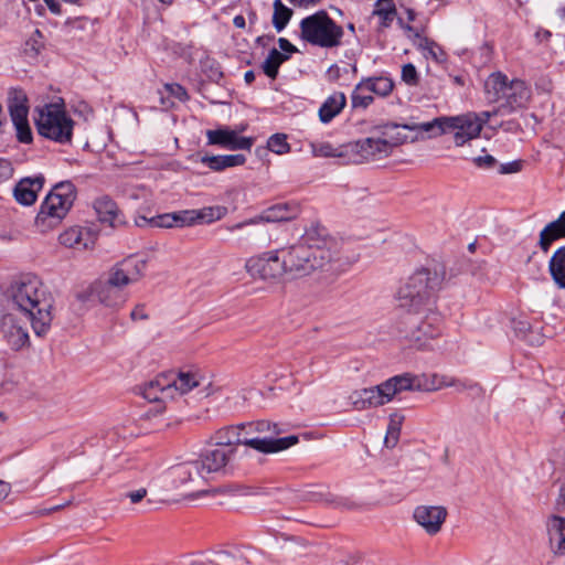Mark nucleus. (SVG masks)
<instances>
[{
    "instance_id": "f257e3e1",
    "label": "nucleus",
    "mask_w": 565,
    "mask_h": 565,
    "mask_svg": "<svg viewBox=\"0 0 565 565\" xmlns=\"http://www.w3.org/2000/svg\"><path fill=\"white\" fill-rule=\"evenodd\" d=\"M281 254L287 275L294 277L308 276L317 270L337 276L350 265L341 255L338 242L318 224L307 228L298 243L282 247Z\"/></svg>"
},
{
    "instance_id": "f03ea898",
    "label": "nucleus",
    "mask_w": 565,
    "mask_h": 565,
    "mask_svg": "<svg viewBox=\"0 0 565 565\" xmlns=\"http://www.w3.org/2000/svg\"><path fill=\"white\" fill-rule=\"evenodd\" d=\"M204 387V396H210L211 382L196 371L163 372L143 383V434L163 431L170 426L166 416L167 399L184 395L195 387Z\"/></svg>"
},
{
    "instance_id": "7ed1b4c3",
    "label": "nucleus",
    "mask_w": 565,
    "mask_h": 565,
    "mask_svg": "<svg viewBox=\"0 0 565 565\" xmlns=\"http://www.w3.org/2000/svg\"><path fill=\"white\" fill-rule=\"evenodd\" d=\"M455 386L459 392L472 388L477 384L461 382L459 380L438 379L437 375H412L404 373L395 375L379 385L358 390L351 393L349 399L356 411H363L372 407L382 406L401 392L404 391H424L431 392L443 387Z\"/></svg>"
},
{
    "instance_id": "20e7f679",
    "label": "nucleus",
    "mask_w": 565,
    "mask_h": 565,
    "mask_svg": "<svg viewBox=\"0 0 565 565\" xmlns=\"http://www.w3.org/2000/svg\"><path fill=\"white\" fill-rule=\"evenodd\" d=\"M10 298L17 309L29 318L38 337L47 333L53 321L54 297L39 277H21L11 285Z\"/></svg>"
},
{
    "instance_id": "39448f33",
    "label": "nucleus",
    "mask_w": 565,
    "mask_h": 565,
    "mask_svg": "<svg viewBox=\"0 0 565 565\" xmlns=\"http://www.w3.org/2000/svg\"><path fill=\"white\" fill-rule=\"evenodd\" d=\"M443 280L444 275L437 270L428 268L416 270L398 288L396 294L397 306L409 313H420L433 305Z\"/></svg>"
},
{
    "instance_id": "423d86ee",
    "label": "nucleus",
    "mask_w": 565,
    "mask_h": 565,
    "mask_svg": "<svg viewBox=\"0 0 565 565\" xmlns=\"http://www.w3.org/2000/svg\"><path fill=\"white\" fill-rule=\"evenodd\" d=\"M403 128L411 131L427 132L431 138L452 132L455 145L462 147L468 141L479 137L481 122L476 113H467L459 116L436 117L426 122L405 124Z\"/></svg>"
},
{
    "instance_id": "0eeeda50",
    "label": "nucleus",
    "mask_w": 565,
    "mask_h": 565,
    "mask_svg": "<svg viewBox=\"0 0 565 565\" xmlns=\"http://www.w3.org/2000/svg\"><path fill=\"white\" fill-rule=\"evenodd\" d=\"M484 93L490 103L503 100L498 107L502 115L526 108L532 97V90L524 81H509L508 76L500 72L492 73L487 78Z\"/></svg>"
},
{
    "instance_id": "6e6552de",
    "label": "nucleus",
    "mask_w": 565,
    "mask_h": 565,
    "mask_svg": "<svg viewBox=\"0 0 565 565\" xmlns=\"http://www.w3.org/2000/svg\"><path fill=\"white\" fill-rule=\"evenodd\" d=\"M141 260L130 256L110 269L105 280L97 281L93 291L98 300L108 307L120 306L126 301V287L137 281Z\"/></svg>"
},
{
    "instance_id": "1a4fd4ad",
    "label": "nucleus",
    "mask_w": 565,
    "mask_h": 565,
    "mask_svg": "<svg viewBox=\"0 0 565 565\" xmlns=\"http://www.w3.org/2000/svg\"><path fill=\"white\" fill-rule=\"evenodd\" d=\"M75 198V188L71 182L56 184L40 205L34 221L38 231L46 233L58 226L71 210Z\"/></svg>"
},
{
    "instance_id": "9d476101",
    "label": "nucleus",
    "mask_w": 565,
    "mask_h": 565,
    "mask_svg": "<svg viewBox=\"0 0 565 565\" xmlns=\"http://www.w3.org/2000/svg\"><path fill=\"white\" fill-rule=\"evenodd\" d=\"M242 436L247 439H253L258 444H245V446L253 448L263 454H275L288 449L299 441L298 436H287L276 438L282 434L285 429L278 423H270L268 420H256L249 423H242Z\"/></svg>"
},
{
    "instance_id": "9b49d317",
    "label": "nucleus",
    "mask_w": 565,
    "mask_h": 565,
    "mask_svg": "<svg viewBox=\"0 0 565 565\" xmlns=\"http://www.w3.org/2000/svg\"><path fill=\"white\" fill-rule=\"evenodd\" d=\"M160 481L163 483L164 493L169 491H180L183 498L192 499L209 492L202 489L206 483V479L196 460L171 467Z\"/></svg>"
},
{
    "instance_id": "f8f14e48",
    "label": "nucleus",
    "mask_w": 565,
    "mask_h": 565,
    "mask_svg": "<svg viewBox=\"0 0 565 565\" xmlns=\"http://www.w3.org/2000/svg\"><path fill=\"white\" fill-rule=\"evenodd\" d=\"M36 111L35 126L40 136L62 145L72 141L74 120L66 114L63 104H45Z\"/></svg>"
},
{
    "instance_id": "ddd939ff",
    "label": "nucleus",
    "mask_w": 565,
    "mask_h": 565,
    "mask_svg": "<svg viewBox=\"0 0 565 565\" xmlns=\"http://www.w3.org/2000/svg\"><path fill=\"white\" fill-rule=\"evenodd\" d=\"M397 125H386L382 137H367L345 146V153H351L353 162L363 163L387 158L393 149L403 143L405 138L394 135Z\"/></svg>"
},
{
    "instance_id": "4468645a",
    "label": "nucleus",
    "mask_w": 565,
    "mask_h": 565,
    "mask_svg": "<svg viewBox=\"0 0 565 565\" xmlns=\"http://www.w3.org/2000/svg\"><path fill=\"white\" fill-rule=\"evenodd\" d=\"M343 34L342 26L337 24L323 10L303 18L300 22V38L320 47L339 46Z\"/></svg>"
},
{
    "instance_id": "2eb2a0df",
    "label": "nucleus",
    "mask_w": 565,
    "mask_h": 565,
    "mask_svg": "<svg viewBox=\"0 0 565 565\" xmlns=\"http://www.w3.org/2000/svg\"><path fill=\"white\" fill-rule=\"evenodd\" d=\"M282 260L281 248L269 250L248 258L245 263V269L253 278L278 281L287 275Z\"/></svg>"
},
{
    "instance_id": "dca6fc26",
    "label": "nucleus",
    "mask_w": 565,
    "mask_h": 565,
    "mask_svg": "<svg viewBox=\"0 0 565 565\" xmlns=\"http://www.w3.org/2000/svg\"><path fill=\"white\" fill-rule=\"evenodd\" d=\"M8 110L19 142L31 143L33 134L29 124V99L22 88H11L8 94Z\"/></svg>"
},
{
    "instance_id": "f3484780",
    "label": "nucleus",
    "mask_w": 565,
    "mask_h": 565,
    "mask_svg": "<svg viewBox=\"0 0 565 565\" xmlns=\"http://www.w3.org/2000/svg\"><path fill=\"white\" fill-rule=\"evenodd\" d=\"M299 214V206L296 203H277L268 209H266L259 216L254 218L246 220L244 222L236 223L228 227L231 232L236 230H241L246 225L257 224L259 222H287L294 220Z\"/></svg>"
},
{
    "instance_id": "a211bd4d",
    "label": "nucleus",
    "mask_w": 565,
    "mask_h": 565,
    "mask_svg": "<svg viewBox=\"0 0 565 565\" xmlns=\"http://www.w3.org/2000/svg\"><path fill=\"white\" fill-rule=\"evenodd\" d=\"M423 312L426 315L417 323H414L415 327L411 331V339L418 344V348L426 347L427 341L438 338L443 330V318L438 312L431 310L430 307Z\"/></svg>"
},
{
    "instance_id": "6ab92c4d",
    "label": "nucleus",
    "mask_w": 565,
    "mask_h": 565,
    "mask_svg": "<svg viewBox=\"0 0 565 565\" xmlns=\"http://www.w3.org/2000/svg\"><path fill=\"white\" fill-rule=\"evenodd\" d=\"M236 452V448H224L215 446L214 448L203 451L196 462L206 478L210 473L225 471L232 457Z\"/></svg>"
},
{
    "instance_id": "aec40b11",
    "label": "nucleus",
    "mask_w": 565,
    "mask_h": 565,
    "mask_svg": "<svg viewBox=\"0 0 565 565\" xmlns=\"http://www.w3.org/2000/svg\"><path fill=\"white\" fill-rule=\"evenodd\" d=\"M448 512L446 508L440 505H419L414 510V520L422 526L429 535H435L440 532Z\"/></svg>"
},
{
    "instance_id": "412c9836",
    "label": "nucleus",
    "mask_w": 565,
    "mask_h": 565,
    "mask_svg": "<svg viewBox=\"0 0 565 565\" xmlns=\"http://www.w3.org/2000/svg\"><path fill=\"white\" fill-rule=\"evenodd\" d=\"M97 239V235L88 227L72 226L65 230L58 236L61 245L76 250H85L93 248Z\"/></svg>"
},
{
    "instance_id": "4be33fe9",
    "label": "nucleus",
    "mask_w": 565,
    "mask_h": 565,
    "mask_svg": "<svg viewBox=\"0 0 565 565\" xmlns=\"http://www.w3.org/2000/svg\"><path fill=\"white\" fill-rule=\"evenodd\" d=\"M206 137L209 145L220 146L230 150H248L253 146L252 138L239 137L235 130L230 128L207 130Z\"/></svg>"
},
{
    "instance_id": "5701e85b",
    "label": "nucleus",
    "mask_w": 565,
    "mask_h": 565,
    "mask_svg": "<svg viewBox=\"0 0 565 565\" xmlns=\"http://www.w3.org/2000/svg\"><path fill=\"white\" fill-rule=\"evenodd\" d=\"M563 238H565V211L541 230L537 247L542 253L547 254L552 245Z\"/></svg>"
},
{
    "instance_id": "b1692460",
    "label": "nucleus",
    "mask_w": 565,
    "mask_h": 565,
    "mask_svg": "<svg viewBox=\"0 0 565 565\" xmlns=\"http://www.w3.org/2000/svg\"><path fill=\"white\" fill-rule=\"evenodd\" d=\"M43 184V175L22 179L13 190L14 199L22 205H32L36 201L38 193L42 190Z\"/></svg>"
},
{
    "instance_id": "393cba45",
    "label": "nucleus",
    "mask_w": 565,
    "mask_h": 565,
    "mask_svg": "<svg viewBox=\"0 0 565 565\" xmlns=\"http://www.w3.org/2000/svg\"><path fill=\"white\" fill-rule=\"evenodd\" d=\"M192 212L179 211L173 213H164L153 217L143 216V223H146L150 227H161V228H171V227H183L193 224Z\"/></svg>"
},
{
    "instance_id": "a878e982",
    "label": "nucleus",
    "mask_w": 565,
    "mask_h": 565,
    "mask_svg": "<svg viewBox=\"0 0 565 565\" xmlns=\"http://www.w3.org/2000/svg\"><path fill=\"white\" fill-rule=\"evenodd\" d=\"M548 543L554 554H565V515H551L546 522Z\"/></svg>"
},
{
    "instance_id": "bb28decb",
    "label": "nucleus",
    "mask_w": 565,
    "mask_h": 565,
    "mask_svg": "<svg viewBox=\"0 0 565 565\" xmlns=\"http://www.w3.org/2000/svg\"><path fill=\"white\" fill-rule=\"evenodd\" d=\"M215 446L224 448H236L238 445L254 444L253 439H247L246 436H242V427L238 425H231L220 428L215 431L214 437ZM255 444H257L255 441Z\"/></svg>"
},
{
    "instance_id": "cd10ccee",
    "label": "nucleus",
    "mask_w": 565,
    "mask_h": 565,
    "mask_svg": "<svg viewBox=\"0 0 565 565\" xmlns=\"http://www.w3.org/2000/svg\"><path fill=\"white\" fill-rule=\"evenodd\" d=\"M347 97L342 92H335L330 95L319 108V119L323 124L330 122L345 107Z\"/></svg>"
},
{
    "instance_id": "c85d7f7f",
    "label": "nucleus",
    "mask_w": 565,
    "mask_h": 565,
    "mask_svg": "<svg viewBox=\"0 0 565 565\" xmlns=\"http://www.w3.org/2000/svg\"><path fill=\"white\" fill-rule=\"evenodd\" d=\"M94 209L100 222L108 223L113 227L119 222L117 204L108 196H102L95 200Z\"/></svg>"
},
{
    "instance_id": "c756f323",
    "label": "nucleus",
    "mask_w": 565,
    "mask_h": 565,
    "mask_svg": "<svg viewBox=\"0 0 565 565\" xmlns=\"http://www.w3.org/2000/svg\"><path fill=\"white\" fill-rule=\"evenodd\" d=\"M373 15L380 19V29H387L397 17V9L394 0H376Z\"/></svg>"
},
{
    "instance_id": "7c9ffc66",
    "label": "nucleus",
    "mask_w": 565,
    "mask_h": 565,
    "mask_svg": "<svg viewBox=\"0 0 565 565\" xmlns=\"http://www.w3.org/2000/svg\"><path fill=\"white\" fill-rule=\"evenodd\" d=\"M548 270L558 288H565V246L557 248L548 263Z\"/></svg>"
},
{
    "instance_id": "2f4dec72",
    "label": "nucleus",
    "mask_w": 565,
    "mask_h": 565,
    "mask_svg": "<svg viewBox=\"0 0 565 565\" xmlns=\"http://www.w3.org/2000/svg\"><path fill=\"white\" fill-rule=\"evenodd\" d=\"M3 335L8 345L14 351H19L30 343L28 331L18 324H4Z\"/></svg>"
},
{
    "instance_id": "473e14b6",
    "label": "nucleus",
    "mask_w": 565,
    "mask_h": 565,
    "mask_svg": "<svg viewBox=\"0 0 565 565\" xmlns=\"http://www.w3.org/2000/svg\"><path fill=\"white\" fill-rule=\"evenodd\" d=\"M159 94L163 109L173 107L175 102H185L189 98L185 88L177 83L166 84L163 90H160Z\"/></svg>"
},
{
    "instance_id": "72a5a7b5",
    "label": "nucleus",
    "mask_w": 565,
    "mask_h": 565,
    "mask_svg": "<svg viewBox=\"0 0 565 565\" xmlns=\"http://www.w3.org/2000/svg\"><path fill=\"white\" fill-rule=\"evenodd\" d=\"M362 81L365 83L366 90L369 93H373L381 97L388 96L394 88V82L390 77L385 76L366 77L362 78Z\"/></svg>"
},
{
    "instance_id": "f704fd0d",
    "label": "nucleus",
    "mask_w": 565,
    "mask_h": 565,
    "mask_svg": "<svg viewBox=\"0 0 565 565\" xmlns=\"http://www.w3.org/2000/svg\"><path fill=\"white\" fill-rule=\"evenodd\" d=\"M289 60V55L273 49L262 64L263 72L271 79L278 75L279 67Z\"/></svg>"
},
{
    "instance_id": "c9c22d12",
    "label": "nucleus",
    "mask_w": 565,
    "mask_h": 565,
    "mask_svg": "<svg viewBox=\"0 0 565 565\" xmlns=\"http://www.w3.org/2000/svg\"><path fill=\"white\" fill-rule=\"evenodd\" d=\"M274 13H273V25L277 32H281L287 24L289 23L292 17V10L285 6L281 0H275L274 4Z\"/></svg>"
},
{
    "instance_id": "e433bc0d",
    "label": "nucleus",
    "mask_w": 565,
    "mask_h": 565,
    "mask_svg": "<svg viewBox=\"0 0 565 565\" xmlns=\"http://www.w3.org/2000/svg\"><path fill=\"white\" fill-rule=\"evenodd\" d=\"M404 416L397 413L391 414L384 444L387 448H394L399 439Z\"/></svg>"
},
{
    "instance_id": "4c0bfd02",
    "label": "nucleus",
    "mask_w": 565,
    "mask_h": 565,
    "mask_svg": "<svg viewBox=\"0 0 565 565\" xmlns=\"http://www.w3.org/2000/svg\"><path fill=\"white\" fill-rule=\"evenodd\" d=\"M374 98L366 90V85L363 81H361L353 89L351 94V105L352 108H367L372 103Z\"/></svg>"
},
{
    "instance_id": "58836bf2",
    "label": "nucleus",
    "mask_w": 565,
    "mask_h": 565,
    "mask_svg": "<svg viewBox=\"0 0 565 565\" xmlns=\"http://www.w3.org/2000/svg\"><path fill=\"white\" fill-rule=\"evenodd\" d=\"M188 212H192L193 224L196 222L205 221L213 222L220 220L223 215V209L220 206H209L203 207L202 210H186Z\"/></svg>"
},
{
    "instance_id": "ea45409f",
    "label": "nucleus",
    "mask_w": 565,
    "mask_h": 565,
    "mask_svg": "<svg viewBox=\"0 0 565 565\" xmlns=\"http://www.w3.org/2000/svg\"><path fill=\"white\" fill-rule=\"evenodd\" d=\"M267 147L270 151L277 154H284L290 150V146L287 142V137L284 134L273 135L267 141Z\"/></svg>"
},
{
    "instance_id": "a19ab883",
    "label": "nucleus",
    "mask_w": 565,
    "mask_h": 565,
    "mask_svg": "<svg viewBox=\"0 0 565 565\" xmlns=\"http://www.w3.org/2000/svg\"><path fill=\"white\" fill-rule=\"evenodd\" d=\"M350 71L352 72L353 75H355L358 72L356 65L353 64V65H348L345 67H340L339 65L333 64L328 68L327 73H326V77L331 83H338L340 81V78L344 74H349Z\"/></svg>"
},
{
    "instance_id": "79ce46f5",
    "label": "nucleus",
    "mask_w": 565,
    "mask_h": 565,
    "mask_svg": "<svg viewBox=\"0 0 565 565\" xmlns=\"http://www.w3.org/2000/svg\"><path fill=\"white\" fill-rule=\"evenodd\" d=\"M312 152L316 157H341L347 154L345 152H339L338 149L333 148L329 142H321L318 145H312Z\"/></svg>"
},
{
    "instance_id": "37998d69",
    "label": "nucleus",
    "mask_w": 565,
    "mask_h": 565,
    "mask_svg": "<svg viewBox=\"0 0 565 565\" xmlns=\"http://www.w3.org/2000/svg\"><path fill=\"white\" fill-rule=\"evenodd\" d=\"M402 79L409 86H416L418 84V73L416 67L412 63L403 65Z\"/></svg>"
},
{
    "instance_id": "c03bdc74",
    "label": "nucleus",
    "mask_w": 565,
    "mask_h": 565,
    "mask_svg": "<svg viewBox=\"0 0 565 565\" xmlns=\"http://www.w3.org/2000/svg\"><path fill=\"white\" fill-rule=\"evenodd\" d=\"M223 156H203L201 162L214 171H223L225 168Z\"/></svg>"
},
{
    "instance_id": "a18cd8bd",
    "label": "nucleus",
    "mask_w": 565,
    "mask_h": 565,
    "mask_svg": "<svg viewBox=\"0 0 565 565\" xmlns=\"http://www.w3.org/2000/svg\"><path fill=\"white\" fill-rule=\"evenodd\" d=\"M476 167L481 169H492L497 166V160L493 156L486 154L472 159Z\"/></svg>"
},
{
    "instance_id": "49530a36",
    "label": "nucleus",
    "mask_w": 565,
    "mask_h": 565,
    "mask_svg": "<svg viewBox=\"0 0 565 565\" xmlns=\"http://www.w3.org/2000/svg\"><path fill=\"white\" fill-rule=\"evenodd\" d=\"M398 25L405 31L408 38H415L422 42V39H424L420 34V31L417 28L412 26L409 23H404L402 18H397Z\"/></svg>"
},
{
    "instance_id": "de8ad7c7",
    "label": "nucleus",
    "mask_w": 565,
    "mask_h": 565,
    "mask_svg": "<svg viewBox=\"0 0 565 565\" xmlns=\"http://www.w3.org/2000/svg\"><path fill=\"white\" fill-rule=\"evenodd\" d=\"M223 158H224L223 161L225 163V168L243 166L246 161V158L244 154H226V156H223Z\"/></svg>"
},
{
    "instance_id": "09e8293b",
    "label": "nucleus",
    "mask_w": 565,
    "mask_h": 565,
    "mask_svg": "<svg viewBox=\"0 0 565 565\" xmlns=\"http://www.w3.org/2000/svg\"><path fill=\"white\" fill-rule=\"evenodd\" d=\"M522 161H512L509 163L500 164L499 172L501 174L515 173L521 171Z\"/></svg>"
},
{
    "instance_id": "8fccbe9b",
    "label": "nucleus",
    "mask_w": 565,
    "mask_h": 565,
    "mask_svg": "<svg viewBox=\"0 0 565 565\" xmlns=\"http://www.w3.org/2000/svg\"><path fill=\"white\" fill-rule=\"evenodd\" d=\"M419 46L423 50L427 51L429 53V55H431L435 60H438L436 51L440 50V49H439V46L434 41H430L427 38L422 39V42L419 43Z\"/></svg>"
},
{
    "instance_id": "3c124183",
    "label": "nucleus",
    "mask_w": 565,
    "mask_h": 565,
    "mask_svg": "<svg viewBox=\"0 0 565 565\" xmlns=\"http://www.w3.org/2000/svg\"><path fill=\"white\" fill-rule=\"evenodd\" d=\"M63 1L66 3H71V4H79L83 0H63ZM44 2L46 3V6L49 7V9L51 10L52 13H54V14L61 13V6L57 0H44Z\"/></svg>"
},
{
    "instance_id": "603ef678",
    "label": "nucleus",
    "mask_w": 565,
    "mask_h": 565,
    "mask_svg": "<svg viewBox=\"0 0 565 565\" xmlns=\"http://www.w3.org/2000/svg\"><path fill=\"white\" fill-rule=\"evenodd\" d=\"M515 332L524 339H527V332L531 331V326L526 321H514Z\"/></svg>"
},
{
    "instance_id": "864d4df0",
    "label": "nucleus",
    "mask_w": 565,
    "mask_h": 565,
    "mask_svg": "<svg viewBox=\"0 0 565 565\" xmlns=\"http://www.w3.org/2000/svg\"><path fill=\"white\" fill-rule=\"evenodd\" d=\"M157 487H158V481H151L149 483V490L151 492V494L153 495V499H148V502L149 503H156V502H164V501H168L169 498H167V495H157Z\"/></svg>"
},
{
    "instance_id": "5fc2aeb1",
    "label": "nucleus",
    "mask_w": 565,
    "mask_h": 565,
    "mask_svg": "<svg viewBox=\"0 0 565 565\" xmlns=\"http://www.w3.org/2000/svg\"><path fill=\"white\" fill-rule=\"evenodd\" d=\"M278 44H279V47L281 49V51H284L285 54L289 55V54L298 52L297 47L294 44H291L285 38H279L278 39Z\"/></svg>"
},
{
    "instance_id": "6e6d98bb",
    "label": "nucleus",
    "mask_w": 565,
    "mask_h": 565,
    "mask_svg": "<svg viewBox=\"0 0 565 565\" xmlns=\"http://www.w3.org/2000/svg\"><path fill=\"white\" fill-rule=\"evenodd\" d=\"M498 114L502 115V111H498V108L495 110H493V111H482L480 114H477L478 119L481 122V129L489 121L491 116L498 115Z\"/></svg>"
},
{
    "instance_id": "4d7b16f0",
    "label": "nucleus",
    "mask_w": 565,
    "mask_h": 565,
    "mask_svg": "<svg viewBox=\"0 0 565 565\" xmlns=\"http://www.w3.org/2000/svg\"><path fill=\"white\" fill-rule=\"evenodd\" d=\"M10 492V484L0 480V501L6 499Z\"/></svg>"
},
{
    "instance_id": "13d9d810",
    "label": "nucleus",
    "mask_w": 565,
    "mask_h": 565,
    "mask_svg": "<svg viewBox=\"0 0 565 565\" xmlns=\"http://www.w3.org/2000/svg\"><path fill=\"white\" fill-rule=\"evenodd\" d=\"M289 1L298 7L307 8L309 6L317 4L320 0H289Z\"/></svg>"
},
{
    "instance_id": "bf43d9fd",
    "label": "nucleus",
    "mask_w": 565,
    "mask_h": 565,
    "mask_svg": "<svg viewBox=\"0 0 565 565\" xmlns=\"http://www.w3.org/2000/svg\"><path fill=\"white\" fill-rule=\"evenodd\" d=\"M275 39L274 35H262L256 39V43L266 46L270 41Z\"/></svg>"
},
{
    "instance_id": "052dcab7",
    "label": "nucleus",
    "mask_w": 565,
    "mask_h": 565,
    "mask_svg": "<svg viewBox=\"0 0 565 565\" xmlns=\"http://www.w3.org/2000/svg\"><path fill=\"white\" fill-rule=\"evenodd\" d=\"M128 497L130 498L132 503H138L141 501V490L130 492Z\"/></svg>"
},
{
    "instance_id": "680f3d73",
    "label": "nucleus",
    "mask_w": 565,
    "mask_h": 565,
    "mask_svg": "<svg viewBox=\"0 0 565 565\" xmlns=\"http://www.w3.org/2000/svg\"><path fill=\"white\" fill-rule=\"evenodd\" d=\"M233 23L236 28L243 29L245 28V18L243 15H236L233 19Z\"/></svg>"
},
{
    "instance_id": "e2e57ef3",
    "label": "nucleus",
    "mask_w": 565,
    "mask_h": 565,
    "mask_svg": "<svg viewBox=\"0 0 565 565\" xmlns=\"http://www.w3.org/2000/svg\"><path fill=\"white\" fill-rule=\"evenodd\" d=\"M244 79L247 84H252L255 81V74L253 71H247L244 75Z\"/></svg>"
},
{
    "instance_id": "0e129e2a",
    "label": "nucleus",
    "mask_w": 565,
    "mask_h": 565,
    "mask_svg": "<svg viewBox=\"0 0 565 565\" xmlns=\"http://www.w3.org/2000/svg\"><path fill=\"white\" fill-rule=\"evenodd\" d=\"M406 14H407V20H408V22H413V21H415V19H416V12H415V10H413V9H411V8H407V9H406Z\"/></svg>"
},
{
    "instance_id": "69168bd1",
    "label": "nucleus",
    "mask_w": 565,
    "mask_h": 565,
    "mask_svg": "<svg viewBox=\"0 0 565 565\" xmlns=\"http://www.w3.org/2000/svg\"><path fill=\"white\" fill-rule=\"evenodd\" d=\"M124 192H125L128 196H130V198H132V199H135V200H137V199L139 198L138 190H135V191H132L131 193H128V191H127L126 189H124Z\"/></svg>"
},
{
    "instance_id": "338daca9",
    "label": "nucleus",
    "mask_w": 565,
    "mask_h": 565,
    "mask_svg": "<svg viewBox=\"0 0 565 565\" xmlns=\"http://www.w3.org/2000/svg\"><path fill=\"white\" fill-rule=\"evenodd\" d=\"M0 166L1 167H4L9 172H11V166H10V162L7 161V160H0Z\"/></svg>"
},
{
    "instance_id": "774afa93",
    "label": "nucleus",
    "mask_w": 565,
    "mask_h": 565,
    "mask_svg": "<svg viewBox=\"0 0 565 565\" xmlns=\"http://www.w3.org/2000/svg\"><path fill=\"white\" fill-rule=\"evenodd\" d=\"M68 503H65V504H58V505H55V507H52L51 509L47 510V512H55V511H60L61 509H63L65 505H67Z\"/></svg>"
}]
</instances>
